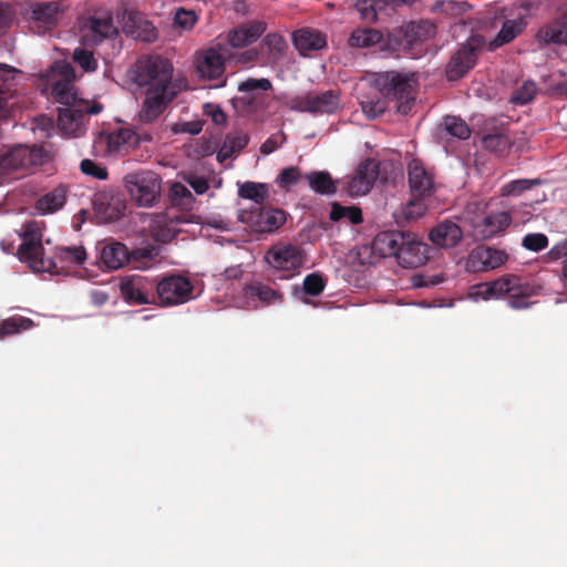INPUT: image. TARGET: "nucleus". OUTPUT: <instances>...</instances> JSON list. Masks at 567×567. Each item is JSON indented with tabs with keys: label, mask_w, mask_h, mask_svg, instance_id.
<instances>
[{
	"label": "nucleus",
	"mask_w": 567,
	"mask_h": 567,
	"mask_svg": "<svg viewBox=\"0 0 567 567\" xmlns=\"http://www.w3.org/2000/svg\"><path fill=\"white\" fill-rule=\"evenodd\" d=\"M482 144L485 150L502 153L509 147L511 141L504 132L497 131L495 133L484 135Z\"/></svg>",
	"instance_id": "nucleus-49"
},
{
	"label": "nucleus",
	"mask_w": 567,
	"mask_h": 567,
	"mask_svg": "<svg viewBox=\"0 0 567 567\" xmlns=\"http://www.w3.org/2000/svg\"><path fill=\"white\" fill-rule=\"evenodd\" d=\"M156 296L162 306H176L189 301L193 298V285L182 275H169L154 282Z\"/></svg>",
	"instance_id": "nucleus-13"
},
{
	"label": "nucleus",
	"mask_w": 567,
	"mask_h": 567,
	"mask_svg": "<svg viewBox=\"0 0 567 567\" xmlns=\"http://www.w3.org/2000/svg\"><path fill=\"white\" fill-rule=\"evenodd\" d=\"M303 178L308 182L311 190L319 195L331 196L338 190L337 185L340 181H333L331 174L327 171H311Z\"/></svg>",
	"instance_id": "nucleus-35"
},
{
	"label": "nucleus",
	"mask_w": 567,
	"mask_h": 567,
	"mask_svg": "<svg viewBox=\"0 0 567 567\" xmlns=\"http://www.w3.org/2000/svg\"><path fill=\"white\" fill-rule=\"evenodd\" d=\"M228 42L231 48H243L251 43L243 25L228 33Z\"/></svg>",
	"instance_id": "nucleus-61"
},
{
	"label": "nucleus",
	"mask_w": 567,
	"mask_h": 567,
	"mask_svg": "<svg viewBox=\"0 0 567 567\" xmlns=\"http://www.w3.org/2000/svg\"><path fill=\"white\" fill-rule=\"evenodd\" d=\"M463 238L461 227L451 220H444L434 226L429 233V239L442 248L455 247Z\"/></svg>",
	"instance_id": "nucleus-28"
},
{
	"label": "nucleus",
	"mask_w": 567,
	"mask_h": 567,
	"mask_svg": "<svg viewBox=\"0 0 567 567\" xmlns=\"http://www.w3.org/2000/svg\"><path fill=\"white\" fill-rule=\"evenodd\" d=\"M262 48L267 50L268 61L276 63L280 61L287 50V42L278 33H268L262 40Z\"/></svg>",
	"instance_id": "nucleus-45"
},
{
	"label": "nucleus",
	"mask_w": 567,
	"mask_h": 567,
	"mask_svg": "<svg viewBox=\"0 0 567 567\" xmlns=\"http://www.w3.org/2000/svg\"><path fill=\"white\" fill-rule=\"evenodd\" d=\"M354 9L361 21L373 24L379 19V13L386 8L384 0H357Z\"/></svg>",
	"instance_id": "nucleus-42"
},
{
	"label": "nucleus",
	"mask_w": 567,
	"mask_h": 567,
	"mask_svg": "<svg viewBox=\"0 0 567 567\" xmlns=\"http://www.w3.org/2000/svg\"><path fill=\"white\" fill-rule=\"evenodd\" d=\"M406 231L388 230L379 233L372 241V250L381 257H395L404 245Z\"/></svg>",
	"instance_id": "nucleus-29"
},
{
	"label": "nucleus",
	"mask_w": 567,
	"mask_h": 567,
	"mask_svg": "<svg viewBox=\"0 0 567 567\" xmlns=\"http://www.w3.org/2000/svg\"><path fill=\"white\" fill-rule=\"evenodd\" d=\"M441 127L451 136L457 137L460 140H466L471 136V128L464 120L457 116H445Z\"/></svg>",
	"instance_id": "nucleus-47"
},
{
	"label": "nucleus",
	"mask_w": 567,
	"mask_h": 567,
	"mask_svg": "<svg viewBox=\"0 0 567 567\" xmlns=\"http://www.w3.org/2000/svg\"><path fill=\"white\" fill-rule=\"evenodd\" d=\"M99 260L101 267L116 270L130 261V254L124 244L114 241L101 247Z\"/></svg>",
	"instance_id": "nucleus-33"
},
{
	"label": "nucleus",
	"mask_w": 567,
	"mask_h": 567,
	"mask_svg": "<svg viewBox=\"0 0 567 567\" xmlns=\"http://www.w3.org/2000/svg\"><path fill=\"white\" fill-rule=\"evenodd\" d=\"M265 261L275 270L295 272L305 262L303 250L291 244H277L265 252Z\"/></svg>",
	"instance_id": "nucleus-16"
},
{
	"label": "nucleus",
	"mask_w": 567,
	"mask_h": 567,
	"mask_svg": "<svg viewBox=\"0 0 567 567\" xmlns=\"http://www.w3.org/2000/svg\"><path fill=\"white\" fill-rule=\"evenodd\" d=\"M154 282L141 275L126 276L121 280L120 291L128 303L147 305L154 301Z\"/></svg>",
	"instance_id": "nucleus-17"
},
{
	"label": "nucleus",
	"mask_w": 567,
	"mask_h": 567,
	"mask_svg": "<svg viewBox=\"0 0 567 567\" xmlns=\"http://www.w3.org/2000/svg\"><path fill=\"white\" fill-rule=\"evenodd\" d=\"M272 89V84L270 80L266 78L261 79H254L248 78L245 81L240 82L238 85V91L243 93H249L250 95L247 97H243L241 101L247 104H252V101L255 100L254 92L257 90L260 91H269Z\"/></svg>",
	"instance_id": "nucleus-48"
},
{
	"label": "nucleus",
	"mask_w": 567,
	"mask_h": 567,
	"mask_svg": "<svg viewBox=\"0 0 567 567\" xmlns=\"http://www.w3.org/2000/svg\"><path fill=\"white\" fill-rule=\"evenodd\" d=\"M184 181L194 189V192L198 195L205 194L208 188V182L206 178L202 176H197L196 174H188L184 177Z\"/></svg>",
	"instance_id": "nucleus-62"
},
{
	"label": "nucleus",
	"mask_w": 567,
	"mask_h": 567,
	"mask_svg": "<svg viewBox=\"0 0 567 567\" xmlns=\"http://www.w3.org/2000/svg\"><path fill=\"white\" fill-rule=\"evenodd\" d=\"M289 105L291 110L298 112L332 114L340 105V97L337 91L328 90L318 94L307 93L301 96L292 97Z\"/></svg>",
	"instance_id": "nucleus-14"
},
{
	"label": "nucleus",
	"mask_w": 567,
	"mask_h": 567,
	"mask_svg": "<svg viewBox=\"0 0 567 567\" xmlns=\"http://www.w3.org/2000/svg\"><path fill=\"white\" fill-rule=\"evenodd\" d=\"M103 105L96 101L79 100L59 109L58 127L65 136L79 137L86 131L87 116L102 112Z\"/></svg>",
	"instance_id": "nucleus-7"
},
{
	"label": "nucleus",
	"mask_w": 567,
	"mask_h": 567,
	"mask_svg": "<svg viewBox=\"0 0 567 567\" xmlns=\"http://www.w3.org/2000/svg\"><path fill=\"white\" fill-rule=\"evenodd\" d=\"M204 111H205V114H207L212 117V121L216 125H223L227 121V116H226L225 112L218 105L207 103L204 105Z\"/></svg>",
	"instance_id": "nucleus-63"
},
{
	"label": "nucleus",
	"mask_w": 567,
	"mask_h": 567,
	"mask_svg": "<svg viewBox=\"0 0 567 567\" xmlns=\"http://www.w3.org/2000/svg\"><path fill=\"white\" fill-rule=\"evenodd\" d=\"M80 169L83 174L101 181L106 179L109 176L107 169L105 167L89 158H85L81 162Z\"/></svg>",
	"instance_id": "nucleus-57"
},
{
	"label": "nucleus",
	"mask_w": 567,
	"mask_h": 567,
	"mask_svg": "<svg viewBox=\"0 0 567 567\" xmlns=\"http://www.w3.org/2000/svg\"><path fill=\"white\" fill-rule=\"evenodd\" d=\"M539 43L567 45V2L549 23L543 25L536 35Z\"/></svg>",
	"instance_id": "nucleus-23"
},
{
	"label": "nucleus",
	"mask_w": 567,
	"mask_h": 567,
	"mask_svg": "<svg viewBox=\"0 0 567 567\" xmlns=\"http://www.w3.org/2000/svg\"><path fill=\"white\" fill-rule=\"evenodd\" d=\"M245 296L250 300H258L262 306L278 305L284 301V295L261 281H254L245 287Z\"/></svg>",
	"instance_id": "nucleus-34"
},
{
	"label": "nucleus",
	"mask_w": 567,
	"mask_h": 567,
	"mask_svg": "<svg viewBox=\"0 0 567 567\" xmlns=\"http://www.w3.org/2000/svg\"><path fill=\"white\" fill-rule=\"evenodd\" d=\"M171 193L173 200L177 204H184L185 199H193L190 190L181 183L173 184Z\"/></svg>",
	"instance_id": "nucleus-64"
},
{
	"label": "nucleus",
	"mask_w": 567,
	"mask_h": 567,
	"mask_svg": "<svg viewBox=\"0 0 567 567\" xmlns=\"http://www.w3.org/2000/svg\"><path fill=\"white\" fill-rule=\"evenodd\" d=\"M239 221L248 225L256 233H272L286 223V213L279 208L254 206L240 209Z\"/></svg>",
	"instance_id": "nucleus-12"
},
{
	"label": "nucleus",
	"mask_w": 567,
	"mask_h": 567,
	"mask_svg": "<svg viewBox=\"0 0 567 567\" xmlns=\"http://www.w3.org/2000/svg\"><path fill=\"white\" fill-rule=\"evenodd\" d=\"M147 231L157 243L166 244L175 237V229L164 214H157L150 218Z\"/></svg>",
	"instance_id": "nucleus-39"
},
{
	"label": "nucleus",
	"mask_w": 567,
	"mask_h": 567,
	"mask_svg": "<svg viewBox=\"0 0 567 567\" xmlns=\"http://www.w3.org/2000/svg\"><path fill=\"white\" fill-rule=\"evenodd\" d=\"M196 20L197 18L195 13L185 9L177 10L174 17V23L185 30L192 29L196 23Z\"/></svg>",
	"instance_id": "nucleus-58"
},
{
	"label": "nucleus",
	"mask_w": 567,
	"mask_h": 567,
	"mask_svg": "<svg viewBox=\"0 0 567 567\" xmlns=\"http://www.w3.org/2000/svg\"><path fill=\"white\" fill-rule=\"evenodd\" d=\"M132 80L138 86H145V92L166 93L177 91L179 87L173 82V65L159 55H146L136 61L131 70Z\"/></svg>",
	"instance_id": "nucleus-2"
},
{
	"label": "nucleus",
	"mask_w": 567,
	"mask_h": 567,
	"mask_svg": "<svg viewBox=\"0 0 567 567\" xmlns=\"http://www.w3.org/2000/svg\"><path fill=\"white\" fill-rule=\"evenodd\" d=\"M156 91L145 92V99L137 114V121L141 124L154 123L178 94L177 91H166V93H156Z\"/></svg>",
	"instance_id": "nucleus-21"
},
{
	"label": "nucleus",
	"mask_w": 567,
	"mask_h": 567,
	"mask_svg": "<svg viewBox=\"0 0 567 567\" xmlns=\"http://www.w3.org/2000/svg\"><path fill=\"white\" fill-rule=\"evenodd\" d=\"M249 136L243 132H234L226 135L225 141L217 153L219 162L230 158L234 154L240 152L247 146Z\"/></svg>",
	"instance_id": "nucleus-41"
},
{
	"label": "nucleus",
	"mask_w": 567,
	"mask_h": 567,
	"mask_svg": "<svg viewBox=\"0 0 567 567\" xmlns=\"http://www.w3.org/2000/svg\"><path fill=\"white\" fill-rule=\"evenodd\" d=\"M388 102L385 97L367 100L361 102V109L369 118H377L386 111Z\"/></svg>",
	"instance_id": "nucleus-54"
},
{
	"label": "nucleus",
	"mask_w": 567,
	"mask_h": 567,
	"mask_svg": "<svg viewBox=\"0 0 567 567\" xmlns=\"http://www.w3.org/2000/svg\"><path fill=\"white\" fill-rule=\"evenodd\" d=\"M326 288L323 277L318 272L309 274L305 277L302 291L308 296H319Z\"/></svg>",
	"instance_id": "nucleus-52"
},
{
	"label": "nucleus",
	"mask_w": 567,
	"mask_h": 567,
	"mask_svg": "<svg viewBox=\"0 0 567 567\" xmlns=\"http://www.w3.org/2000/svg\"><path fill=\"white\" fill-rule=\"evenodd\" d=\"M231 58V51L226 45L213 47L197 53L195 63L198 78L208 81L221 79V82L216 87L225 86L226 79H223V76L226 61Z\"/></svg>",
	"instance_id": "nucleus-11"
},
{
	"label": "nucleus",
	"mask_w": 567,
	"mask_h": 567,
	"mask_svg": "<svg viewBox=\"0 0 567 567\" xmlns=\"http://www.w3.org/2000/svg\"><path fill=\"white\" fill-rule=\"evenodd\" d=\"M48 89L55 102L66 106L79 101L74 91V69L70 63L58 61L45 75Z\"/></svg>",
	"instance_id": "nucleus-10"
},
{
	"label": "nucleus",
	"mask_w": 567,
	"mask_h": 567,
	"mask_svg": "<svg viewBox=\"0 0 567 567\" xmlns=\"http://www.w3.org/2000/svg\"><path fill=\"white\" fill-rule=\"evenodd\" d=\"M539 179H515L505 184L501 188L502 196H518L523 192L530 189L532 187L539 185Z\"/></svg>",
	"instance_id": "nucleus-50"
},
{
	"label": "nucleus",
	"mask_w": 567,
	"mask_h": 567,
	"mask_svg": "<svg viewBox=\"0 0 567 567\" xmlns=\"http://www.w3.org/2000/svg\"><path fill=\"white\" fill-rule=\"evenodd\" d=\"M66 192L68 189L65 186H56L51 192L38 198L35 209L42 215L55 213L64 206L66 202Z\"/></svg>",
	"instance_id": "nucleus-37"
},
{
	"label": "nucleus",
	"mask_w": 567,
	"mask_h": 567,
	"mask_svg": "<svg viewBox=\"0 0 567 567\" xmlns=\"http://www.w3.org/2000/svg\"><path fill=\"white\" fill-rule=\"evenodd\" d=\"M73 61L81 66L84 72H93L97 68V62L92 51L76 48L73 52Z\"/></svg>",
	"instance_id": "nucleus-53"
},
{
	"label": "nucleus",
	"mask_w": 567,
	"mask_h": 567,
	"mask_svg": "<svg viewBox=\"0 0 567 567\" xmlns=\"http://www.w3.org/2000/svg\"><path fill=\"white\" fill-rule=\"evenodd\" d=\"M239 197L252 200L255 206H262L269 196V189L266 184L245 182L239 186Z\"/></svg>",
	"instance_id": "nucleus-43"
},
{
	"label": "nucleus",
	"mask_w": 567,
	"mask_h": 567,
	"mask_svg": "<svg viewBox=\"0 0 567 567\" xmlns=\"http://www.w3.org/2000/svg\"><path fill=\"white\" fill-rule=\"evenodd\" d=\"M59 11L60 7L55 1H38L31 3L29 18L38 27L39 32H44L56 24Z\"/></svg>",
	"instance_id": "nucleus-25"
},
{
	"label": "nucleus",
	"mask_w": 567,
	"mask_h": 567,
	"mask_svg": "<svg viewBox=\"0 0 567 567\" xmlns=\"http://www.w3.org/2000/svg\"><path fill=\"white\" fill-rule=\"evenodd\" d=\"M511 16H513V18L505 19L496 37L488 43L489 50H495L512 42L527 27L528 16L526 13H518L516 16L511 13Z\"/></svg>",
	"instance_id": "nucleus-27"
},
{
	"label": "nucleus",
	"mask_w": 567,
	"mask_h": 567,
	"mask_svg": "<svg viewBox=\"0 0 567 567\" xmlns=\"http://www.w3.org/2000/svg\"><path fill=\"white\" fill-rule=\"evenodd\" d=\"M93 208L100 219L105 223H112L121 218L124 205L118 198L109 193L101 192L94 196Z\"/></svg>",
	"instance_id": "nucleus-30"
},
{
	"label": "nucleus",
	"mask_w": 567,
	"mask_h": 567,
	"mask_svg": "<svg viewBox=\"0 0 567 567\" xmlns=\"http://www.w3.org/2000/svg\"><path fill=\"white\" fill-rule=\"evenodd\" d=\"M55 260L56 267L50 272H58L59 267L63 268L65 264L80 266L86 260V251L83 246L56 247L51 257Z\"/></svg>",
	"instance_id": "nucleus-38"
},
{
	"label": "nucleus",
	"mask_w": 567,
	"mask_h": 567,
	"mask_svg": "<svg viewBox=\"0 0 567 567\" xmlns=\"http://www.w3.org/2000/svg\"><path fill=\"white\" fill-rule=\"evenodd\" d=\"M247 33L248 41L254 43L261 37V34L266 31L267 24L264 21H251L246 24H241Z\"/></svg>",
	"instance_id": "nucleus-60"
},
{
	"label": "nucleus",
	"mask_w": 567,
	"mask_h": 567,
	"mask_svg": "<svg viewBox=\"0 0 567 567\" xmlns=\"http://www.w3.org/2000/svg\"><path fill=\"white\" fill-rule=\"evenodd\" d=\"M386 35L372 28H358L353 30L348 39L351 48L368 49L374 45L379 47L380 52L389 54L384 49Z\"/></svg>",
	"instance_id": "nucleus-32"
},
{
	"label": "nucleus",
	"mask_w": 567,
	"mask_h": 567,
	"mask_svg": "<svg viewBox=\"0 0 567 567\" xmlns=\"http://www.w3.org/2000/svg\"><path fill=\"white\" fill-rule=\"evenodd\" d=\"M408 178L412 197L425 199L434 194V177L421 161L413 159L408 165Z\"/></svg>",
	"instance_id": "nucleus-19"
},
{
	"label": "nucleus",
	"mask_w": 567,
	"mask_h": 567,
	"mask_svg": "<svg viewBox=\"0 0 567 567\" xmlns=\"http://www.w3.org/2000/svg\"><path fill=\"white\" fill-rule=\"evenodd\" d=\"M522 245L527 250L540 251L548 246V238L542 233H532L523 238Z\"/></svg>",
	"instance_id": "nucleus-56"
},
{
	"label": "nucleus",
	"mask_w": 567,
	"mask_h": 567,
	"mask_svg": "<svg viewBox=\"0 0 567 567\" xmlns=\"http://www.w3.org/2000/svg\"><path fill=\"white\" fill-rule=\"evenodd\" d=\"M507 259L508 256L503 250L480 246L470 252L466 268L473 272L488 271L501 267Z\"/></svg>",
	"instance_id": "nucleus-20"
},
{
	"label": "nucleus",
	"mask_w": 567,
	"mask_h": 567,
	"mask_svg": "<svg viewBox=\"0 0 567 567\" xmlns=\"http://www.w3.org/2000/svg\"><path fill=\"white\" fill-rule=\"evenodd\" d=\"M19 73L18 69L0 63V120L8 116V96L12 95L14 76Z\"/></svg>",
	"instance_id": "nucleus-36"
},
{
	"label": "nucleus",
	"mask_w": 567,
	"mask_h": 567,
	"mask_svg": "<svg viewBox=\"0 0 567 567\" xmlns=\"http://www.w3.org/2000/svg\"><path fill=\"white\" fill-rule=\"evenodd\" d=\"M404 245L396 255L398 264L408 269L417 268L429 259V246L415 234L406 231Z\"/></svg>",
	"instance_id": "nucleus-18"
},
{
	"label": "nucleus",
	"mask_w": 567,
	"mask_h": 567,
	"mask_svg": "<svg viewBox=\"0 0 567 567\" xmlns=\"http://www.w3.org/2000/svg\"><path fill=\"white\" fill-rule=\"evenodd\" d=\"M374 85L385 100L393 102L400 114H408L415 102L414 73L385 71L377 73Z\"/></svg>",
	"instance_id": "nucleus-3"
},
{
	"label": "nucleus",
	"mask_w": 567,
	"mask_h": 567,
	"mask_svg": "<svg viewBox=\"0 0 567 567\" xmlns=\"http://www.w3.org/2000/svg\"><path fill=\"white\" fill-rule=\"evenodd\" d=\"M34 327L32 319L22 316H12L0 322V340L20 333Z\"/></svg>",
	"instance_id": "nucleus-44"
},
{
	"label": "nucleus",
	"mask_w": 567,
	"mask_h": 567,
	"mask_svg": "<svg viewBox=\"0 0 567 567\" xmlns=\"http://www.w3.org/2000/svg\"><path fill=\"white\" fill-rule=\"evenodd\" d=\"M123 30L132 38L143 42H154L157 39L156 28L138 12L125 14Z\"/></svg>",
	"instance_id": "nucleus-26"
},
{
	"label": "nucleus",
	"mask_w": 567,
	"mask_h": 567,
	"mask_svg": "<svg viewBox=\"0 0 567 567\" xmlns=\"http://www.w3.org/2000/svg\"><path fill=\"white\" fill-rule=\"evenodd\" d=\"M295 48L302 55H308L311 51H319L327 45L324 34L316 29L302 28L292 33Z\"/></svg>",
	"instance_id": "nucleus-31"
},
{
	"label": "nucleus",
	"mask_w": 567,
	"mask_h": 567,
	"mask_svg": "<svg viewBox=\"0 0 567 567\" xmlns=\"http://www.w3.org/2000/svg\"><path fill=\"white\" fill-rule=\"evenodd\" d=\"M138 135L131 128H120L106 136L109 153H120L126 146L138 144Z\"/></svg>",
	"instance_id": "nucleus-40"
},
{
	"label": "nucleus",
	"mask_w": 567,
	"mask_h": 567,
	"mask_svg": "<svg viewBox=\"0 0 567 567\" xmlns=\"http://www.w3.org/2000/svg\"><path fill=\"white\" fill-rule=\"evenodd\" d=\"M484 298L507 297L508 306L515 310L530 308L535 302L529 299L537 296L540 286L529 282L515 275H506L491 282L483 285Z\"/></svg>",
	"instance_id": "nucleus-4"
},
{
	"label": "nucleus",
	"mask_w": 567,
	"mask_h": 567,
	"mask_svg": "<svg viewBox=\"0 0 567 567\" xmlns=\"http://www.w3.org/2000/svg\"><path fill=\"white\" fill-rule=\"evenodd\" d=\"M485 45L482 35H472L450 58L445 66L449 81H457L465 76L476 64L478 54Z\"/></svg>",
	"instance_id": "nucleus-9"
},
{
	"label": "nucleus",
	"mask_w": 567,
	"mask_h": 567,
	"mask_svg": "<svg viewBox=\"0 0 567 567\" xmlns=\"http://www.w3.org/2000/svg\"><path fill=\"white\" fill-rule=\"evenodd\" d=\"M85 27L86 33L84 37L94 44L117 33L113 18L109 12H95L89 18Z\"/></svg>",
	"instance_id": "nucleus-24"
},
{
	"label": "nucleus",
	"mask_w": 567,
	"mask_h": 567,
	"mask_svg": "<svg viewBox=\"0 0 567 567\" xmlns=\"http://www.w3.org/2000/svg\"><path fill=\"white\" fill-rule=\"evenodd\" d=\"M329 218L332 221L348 219L351 224L358 225L362 221V212L359 207L342 206L339 203L334 202L331 205Z\"/></svg>",
	"instance_id": "nucleus-46"
},
{
	"label": "nucleus",
	"mask_w": 567,
	"mask_h": 567,
	"mask_svg": "<svg viewBox=\"0 0 567 567\" xmlns=\"http://www.w3.org/2000/svg\"><path fill=\"white\" fill-rule=\"evenodd\" d=\"M51 158V151L43 145L17 144L0 155V178L16 179L33 174Z\"/></svg>",
	"instance_id": "nucleus-1"
},
{
	"label": "nucleus",
	"mask_w": 567,
	"mask_h": 567,
	"mask_svg": "<svg viewBox=\"0 0 567 567\" xmlns=\"http://www.w3.org/2000/svg\"><path fill=\"white\" fill-rule=\"evenodd\" d=\"M44 223L29 220L23 225V233L20 235L22 244L18 248V257L21 261L29 264L32 270L39 272L51 271L56 267L52 258L44 257L42 237Z\"/></svg>",
	"instance_id": "nucleus-6"
},
{
	"label": "nucleus",
	"mask_w": 567,
	"mask_h": 567,
	"mask_svg": "<svg viewBox=\"0 0 567 567\" xmlns=\"http://www.w3.org/2000/svg\"><path fill=\"white\" fill-rule=\"evenodd\" d=\"M435 33V25L429 21L410 22L386 34L384 49L389 54L400 53L416 56L422 52L421 44Z\"/></svg>",
	"instance_id": "nucleus-5"
},
{
	"label": "nucleus",
	"mask_w": 567,
	"mask_h": 567,
	"mask_svg": "<svg viewBox=\"0 0 567 567\" xmlns=\"http://www.w3.org/2000/svg\"><path fill=\"white\" fill-rule=\"evenodd\" d=\"M512 223L507 212H497L483 216L473 223V234L478 240L493 238L505 230Z\"/></svg>",
	"instance_id": "nucleus-22"
},
{
	"label": "nucleus",
	"mask_w": 567,
	"mask_h": 567,
	"mask_svg": "<svg viewBox=\"0 0 567 567\" xmlns=\"http://www.w3.org/2000/svg\"><path fill=\"white\" fill-rule=\"evenodd\" d=\"M379 176V163L368 158L360 163L352 175L347 176L342 183V189L351 197L368 194Z\"/></svg>",
	"instance_id": "nucleus-15"
},
{
	"label": "nucleus",
	"mask_w": 567,
	"mask_h": 567,
	"mask_svg": "<svg viewBox=\"0 0 567 567\" xmlns=\"http://www.w3.org/2000/svg\"><path fill=\"white\" fill-rule=\"evenodd\" d=\"M125 187L131 198L142 207L155 204L162 189L161 177L151 171H141L124 176Z\"/></svg>",
	"instance_id": "nucleus-8"
},
{
	"label": "nucleus",
	"mask_w": 567,
	"mask_h": 567,
	"mask_svg": "<svg viewBox=\"0 0 567 567\" xmlns=\"http://www.w3.org/2000/svg\"><path fill=\"white\" fill-rule=\"evenodd\" d=\"M423 200L424 199L413 197L404 209V216L406 219H416L425 214L426 206Z\"/></svg>",
	"instance_id": "nucleus-59"
},
{
	"label": "nucleus",
	"mask_w": 567,
	"mask_h": 567,
	"mask_svg": "<svg viewBox=\"0 0 567 567\" xmlns=\"http://www.w3.org/2000/svg\"><path fill=\"white\" fill-rule=\"evenodd\" d=\"M301 177H303L301 171L296 166H290L279 173L276 182L281 189L289 190L298 184Z\"/></svg>",
	"instance_id": "nucleus-51"
},
{
	"label": "nucleus",
	"mask_w": 567,
	"mask_h": 567,
	"mask_svg": "<svg viewBox=\"0 0 567 567\" xmlns=\"http://www.w3.org/2000/svg\"><path fill=\"white\" fill-rule=\"evenodd\" d=\"M537 87L533 82H525L520 87L513 92L511 101L515 104H527L536 94Z\"/></svg>",
	"instance_id": "nucleus-55"
}]
</instances>
